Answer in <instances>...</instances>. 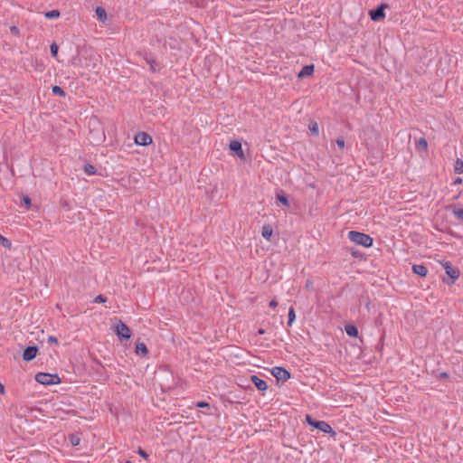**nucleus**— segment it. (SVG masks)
I'll return each mask as SVG.
<instances>
[{"instance_id": "nucleus-1", "label": "nucleus", "mask_w": 463, "mask_h": 463, "mask_svg": "<svg viewBox=\"0 0 463 463\" xmlns=\"http://www.w3.org/2000/svg\"><path fill=\"white\" fill-rule=\"evenodd\" d=\"M348 239L351 241L364 247H370L373 244V239L369 235L355 231H351L348 232Z\"/></svg>"}, {"instance_id": "nucleus-2", "label": "nucleus", "mask_w": 463, "mask_h": 463, "mask_svg": "<svg viewBox=\"0 0 463 463\" xmlns=\"http://www.w3.org/2000/svg\"><path fill=\"white\" fill-rule=\"evenodd\" d=\"M306 420L310 426L319 430L320 431H322L324 433H328V434H331L332 436H335V434H336L335 431L333 430L332 427L326 421L316 420L309 415L306 416Z\"/></svg>"}, {"instance_id": "nucleus-3", "label": "nucleus", "mask_w": 463, "mask_h": 463, "mask_svg": "<svg viewBox=\"0 0 463 463\" xmlns=\"http://www.w3.org/2000/svg\"><path fill=\"white\" fill-rule=\"evenodd\" d=\"M442 267L444 268L446 274L449 277L450 280L443 279V281L448 285H452L455 281L459 278L460 272L458 268L452 266L449 261H442L440 262Z\"/></svg>"}, {"instance_id": "nucleus-4", "label": "nucleus", "mask_w": 463, "mask_h": 463, "mask_svg": "<svg viewBox=\"0 0 463 463\" xmlns=\"http://www.w3.org/2000/svg\"><path fill=\"white\" fill-rule=\"evenodd\" d=\"M35 380L43 385H50L58 383L60 382V378L57 374H51L47 373H39L35 376Z\"/></svg>"}, {"instance_id": "nucleus-5", "label": "nucleus", "mask_w": 463, "mask_h": 463, "mask_svg": "<svg viewBox=\"0 0 463 463\" xmlns=\"http://www.w3.org/2000/svg\"><path fill=\"white\" fill-rule=\"evenodd\" d=\"M116 334L118 335V336L122 340V339H129L131 335H130V329L128 328V326L123 323L122 321H118L116 325Z\"/></svg>"}, {"instance_id": "nucleus-6", "label": "nucleus", "mask_w": 463, "mask_h": 463, "mask_svg": "<svg viewBox=\"0 0 463 463\" xmlns=\"http://www.w3.org/2000/svg\"><path fill=\"white\" fill-rule=\"evenodd\" d=\"M272 375L281 382H285L290 378V373L283 367L276 366L271 370Z\"/></svg>"}, {"instance_id": "nucleus-7", "label": "nucleus", "mask_w": 463, "mask_h": 463, "mask_svg": "<svg viewBox=\"0 0 463 463\" xmlns=\"http://www.w3.org/2000/svg\"><path fill=\"white\" fill-rule=\"evenodd\" d=\"M135 143L138 146H148L152 143V137L146 132H138L135 136Z\"/></svg>"}, {"instance_id": "nucleus-8", "label": "nucleus", "mask_w": 463, "mask_h": 463, "mask_svg": "<svg viewBox=\"0 0 463 463\" xmlns=\"http://www.w3.org/2000/svg\"><path fill=\"white\" fill-rule=\"evenodd\" d=\"M386 5H381L377 9L370 11L369 14L373 21H380L385 17L384 9Z\"/></svg>"}, {"instance_id": "nucleus-9", "label": "nucleus", "mask_w": 463, "mask_h": 463, "mask_svg": "<svg viewBox=\"0 0 463 463\" xmlns=\"http://www.w3.org/2000/svg\"><path fill=\"white\" fill-rule=\"evenodd\" d=\"M230 149L233 152L236 153V155L243 159L244 158V153L242 151V148H241V144L240 141H237V140H233L230 143Z\"/></svg>"}, {"instance_id": "nucleus-10", "label": "nucleus", "mask_w": 463, "mask_h": 463, "mask_svg": "<svg viewBox=\"0 0 463 463\" xmlns=\"http://www.w3.org/2000/svg\"><path fill=\"white\" fill-rule=\"evenodd\" d=\"M37 351H38L37 347H35V346H28L24 351V354H23L24 360H25V361L33 360L36 356Z\"/></svg>"}, {"instance_id": "nucleus-11", "label": "nucleus", "mask_w": 463, "mask_h": 463, "mask_svg": "<svg viewBox=\"0 0 463 463\" xmlns=\"http://www.w3.org/2000/svg\"><path fill=\"white\" fill-rule=\"evenodd\" d=\"M252 383L257 387L260 391H265L268 388L267 383L259 378L257 375H251L250 377Z\"/></svg>"}, {"instance_id": "nucleus-12", "label": "nucleus", "mask_w": 463, "mask_h": 463, "mask_svg": "<svg viewBox=\"0 0 463 463\" xmlns=\"http://www.w3.org/2000/svg\"><path fill=\"white\" fill-rule=\"evenodd\" d=\"M313 72H314V65H306L298 72V78H306V77L311 76L313 74Z\"/></svg>"}, {"instance_id": "nucleus-13", "label": "nucleus", "mask_w": 463, "mask_h": 463, "mask_svg": "<svg viewBox=\"0 0 463 463\" xmlns=\"http://www.w3.org/2000/svg\"><path fill=\"white\" fill-rule=\"evenodd\" d=\"M412 270L415 274L425 277L428 273V269L424 265L421 264H415L412 266Z\"/></svg>"}, {"instance_id": "nucleus-14", "label": "nucleus", "mask_w": 463, "mask_h": 463, "mask_svg": "<svg viewBox=\"0 0 463 463\" xmlns=\"http://www.w3.org/2000/svg\"><path fill=\"white\" fill-rule=\"evenodd\" d=\"M273 233V229L270 225L266 224L262 227L261 235L264 239L269 241Z\"/></svg>"}, {"instance_id": "nucleus-15", "label": "nucleus", "mask_w": 463, "mask_h": 463, "mask_svg": "<svg viewBox=\"0 0 463 463\" xmlns=\"http://www.w3.org/2000/svg\"><path fill=\"white\" fill-rule=\"evenodd\" d=\"M452 213L458 221L463 222V208L458 206H451Z\"/></svg>"}, {"instance_id": "nucleus-16", "label": "nucleus", "mask_w": 463, "mask_h": 463, "mask_svg": "<svg viewBox=\"0 0 463 463\" xmlns=\"http://www.w3.org/2000/svg\"><path fill=\"white\" fill-rule=\"evenodd\" d=\"M136 353L137 354L145 356L147 354L146 345L144 343H137L136 345Z\"/></svg>"}, {"instance_id": "nucleus-17", "label": "nucleus", "mask_w": 463, "mask_h": 463, "mask_svg": "<svg viewBox=\"0 0 463 463\" xmlns=\"http://www.w3.org/2000/svg\"><path fill=\"white\" fill-rule=\"evenodd\" d=\"M345 332L346 334L351 337H357L358 336V329L353 326V325H347L345 326Z\"/></svg>"}, {"instance_id": "nucleus-18", "label": "nucleus", "mask_w": 463, "mask_h": 463, "mask_svg": "<svg viewBox=\"0 0 463 463\" xmlns=\"http://www.w3.org/2000/svg\"><path fill=\"white\" fill-rule=\"evenodd\" d=\"M277 199L283 205H285L287 207L289 206V201H288L287 195L282 191L277 194Z\"/></svg>"}, {"instance_id": "nucleus-19", "label": "nucleus", "mask_w": 463, "mask_h": 463, "mask_svg": "<svg viewBox=\"0 0 463 463\" xmlns=\"http://www.w3.org/2000/svg\"><path fill=\"white\" fill-rule=\"evenodd\" d=\"M96 15L99 21H106L107 20V13L104 8L102 7H97L96 8Z\"/></svg>"}, {"instance_id": "nucleus-20", "label": "nucleus", "mask_w": 463, "mask_h": 463, "mask_svg": "<svg viewBox=\"0 0 463 463\" xmlns=\"http://www.w3.org/2000/svg\"><path fill=\"white\" fill-rule=\"evenodd\" d=\"M61 15L60 12L58 10H52L44 13V16L47 19H57Z\"/></svg>"}, {"instance_id": "nucleus-21", "label": "nucleus", "mask_w": 463, "mask_h": 463, "mask_svg": "<svg viewBox=\"0 0 463 463\" xmlns=\"http://www.w3.org/2000/svg\"><path fill=\"white\" fill-rule=\"evenodd\" d=\"M454 171L457 174H463V161L458 158L454 164Z\"/></svg>"}, {"instance_id": "nucleus-22", "label": "nucleus", "mask_w": 463, "mask_h": 463, "mask_svg": "<svg viewBox=\"0 0 463 463\" xmlns=\"http://www.w3.org/2000/svg\"><path fill=\"white\" fill-rule=\"evenodd\" d=\"M416 146L418 148L422 149L424 151H427V149H428V142L424 137H420L417 141Z\"/></svg>"}, {"instance_id": "nucleus-23", "label": "nucleus", "mask_w": 463, "mask_h": 463, "mask_svg": "<svg viewBox=\"0 0 463 463\" xmlns=\"http://www.w3.org/2000/svg\"><path fill=\"white\" fill-rule=\"evenodd\" d=\"M0 244L5 249H11L12 242L7 238L0 234Z\"/></svg>"}, {"instance_id": "nucleus-24", "label": "nucleus", "mask_w": 463, "mask_h": 463, "mask_svg": "<svg viewBox=\"0 0 463 463\" xmlns=\"http://www.w3.org/2000/svg\"><path fill=\"white\" fill-rule=\"evenodd\" d=\"M295 318H296L295 310L292 307H290L288 309V325L289 326H292L293 322L295 321Z\"/></svg>"}, {"instance_id": "nucleus-25", "label": "nucleus", "mask_w": 463, "mask_h": 463, "mask_svg": "<svg viewBox=\"0 0 463 463\" xmlns=\"http://www.w3.org/2000/svg\"><path fill=\"white\" fill-rule=\"evenodd\" d=\"M308 128L312 135L317 136L319 134V128L317 122H311L308 126Z\"/></svg>"}, {"instance_id": "nucleus-26", "label": "nucleus", "mask_w": 463, "mask_h": 463, "mask_svg": "<svg viewBox=\"0 0 463 463\" xmlns=\"http://www.w3.org/2000/svg\"><path fill=\"white\" fill-rule=\"evenodd\" d=\"M84 172L89 175H92L96 173V168L92 165L87 164L84 165Z\"/></svg>"}, {"instance_id": "nucleus-27", "label": "nucleus", "mask_w": 463, "mask_h": 463, "mask_svg": "<svg viewBox=\"0 0 463 463\" xmlns=\"http://www.w3.org/2000/svg\"><path fill=\"white\" fill-rule=\"evenodd\" d=\"M52 90L54 95L61 96V97L65 96L64 90L59 86H53Z\"/></svg>"}, {"instance_id": "nucleus-28", "label": "nucleus", "mask_w": 463, "mask_h": 463, "mask_svg": "<svg viewBox=\"0 0 463 463\" xmlns=\"http://www.w3.org/2000/svg\"><path fill=\"white\" fill-rule=\"evenodd\" d=\"M70 442L72 446H78L80 442V439L77 435H71Z\"/></svg>"}, {"instance_id": "nucleus-29", "label": "nucleus", "mask_w": 463, "mask_h": 463, "mask_svg": "<svg viewBox=\"0 0 463 463\" xmlns=\"http://www.w3.org/2000/svg\"><path fill=\"white\" fill-rule=\"evenodd\" d=\"M51 53L53 57H56L57 56V53H58V46L57 44L55 43H52L51 45Z\"/></svg>"}, {"instance_id": "nucleus-30", "label": "nucleus", "mask_w": 463, "mask_h": 463, "mask_svg": "<svg viewBox=\"0 0 463 463\" xmlns=\"http://www.w3.org/2000/svg\"><path fill=\"white\" fill-rule=\"evenodd\" d=\"M106 301V298L102 295H99L94 298L95 303H103Z\"/></svg>"}, {"instance_id": "nucleus-31", "label": "nucleus", "mask_w": 463, "mask_h": 463, "mask_svg": "<svg viewBox=\"0 0 463 463\" xmlns=\"http://www.w3.org/2000/svg\"><path fill=\"white\" fill-rule=\"evenodd\" d=\"M336 144L339 146V148L343 149L345 147V140L344 138H337Z\"/></svg>"}, {"instance_id": "nucleus-32", "label": "nucleus", "mask_w": 463, "mask_h": 463, "mask_svg": "<svg viewBox=\"0 0 463 463\" xmlns=\"http://www.w3.org/2000/svg\"><path fill=\"white\" fill-rule=\"evenodd\" d=\"M146 61L150 64V70L152 71H156L155 61L146 59Z\"/></svg>"}, {"instance_id": "nucleus-33", "label": "nucleus", "mask_w": 463, "mask_h": 463, "mask_svg": "<svg viewBox=\"0 0 463 463\" xmlns=\"http://www.w3.org/2000/svg\"><path fill=\"white\" fill-rule=\"evenodd\" d=\"M48 342L49 343H53V344H58V340L56 337L52 336V335H50L49 338H48Z\"/></svg>"}, {"instance_id": "nucleus-34", "label": "nucleus", "mask_w": 463, "mask_h": 463, "mask_svg": "<svg viewBox=\"0 0 463 463\" xmlns=\"http://www.w3.org/2000/svg\"><path fill=\"white\" fill-rule=\"evenodd\" d=\"M24 203H25V205L27 207H30V205H31V199L29 197L25 196V197H24Z\"/></svg>"}, {"instance_id": "nucleus-35", "label": "nucleus", "mask_w": 463, "mask_h": 463, "mask_svg": "<svg viewBox=\"0 0 463 463\" xmlns=\"http://www.w3.org/2000/svg\"><path fill=\"white\" fill-rule=\"evenodd\" d=\"M269 305L270 307L275 308L278 306V301L276 299H272Z\"/></svg>"}, {"instance_id": "nucleus-36", "label": "nucleus", "mask_w": 463, "mask_h": 463, "mask_svg": "<svg viewBox=\"0 0 463 463\" xmlns=\"http://www.w3.org/2000/svg\"><path fill=\"white\" fill-rule=\"evenodd\" d=\"M137 453L144 458H147V454L141 449H138Z\"/></svg>"}, {"instance_id": "nucleus-37", "label": "nucleus", "mask_w": 463, "mask_h": 463, "mask_svg": "<svg viewBox=\"0 0 463 463\" xmlns=\"http://www.w3.org/2000/svg\"><path fill=\"white\" fill-rule=\"evenodd\" d=\"M462 184V178L461 177H457L454 182H453V184L454 185H458V184Z\"/></svg>"}, {"instance_id": "nucleus-38", "label": "nucleus", "mask_w": 463, "mask_h": 463, "mask_svg": "<svg viewBox=\"0 0 463 463\" xmlns=\"http://www.w3.org/2000/svg\"><path fill=\"white\" fill-rule=\"evenodd\" d=\"M312 287H313V283H312V281H310V280H307V282H306V288H307V289H311V288H312Z\"/></svg>"}, {"instance_id": "nucleus-39", "label": "nucleus", "mask_w": 463, "mask_h": 463, "mask_svg": "<svg viewBox=\"0 0 463 463\" xmlns=\"http://www.w3.org/2000/svg\"><path fill=\"white\" fill-rule=\"evenodd\" d=\"M5 392V386L0 383V393Z\"/></svg>"}, {"instance_id": "nucleus-40", "label": "nucleus", "mask_w": 463, "mask_h": 463, "mask_svg": "<svg viewBox=\"0 0 463 463\" xmlns=\"http://www.w3.org/2000/svg\"><path fill=\"white\" fill-rule=\"evenodd\" d=\"M196 405L203 406V405H209V404H208L207 402H198L196 403Z\"/></svg>"}, {"instance_id": "nucleus-41", "label": "nucleus", "mask_w": 463, "mask_h": 463, "mask_svg": "<svg viewBox=\"0 0 463 463\" xmlns=\"http://www.w3.org/2000/svg\"><path fill=\"white\" fill-rule=\"evenodd\" d=\"M11 31H12V32H14V33H17V32H18V29H17V27L13 26V27H11Z\"/></svg>"}, {"instance_id": "nucleus-42", "label": "nucleus", "mask_w": 463, "mask_h": 463, "mask_svg": "<svg viewBox=\"0 0 463 463\" xmlns=\"http://www.w3.org/2000/svg\"><path fill=\"white\" fill-rule=\"evenodd\" d=\"M258 333H259L260 335H262V334H264V333H265V331H264L263 329H260V330L258 331Z\"/></svg>"}, {"instance_id": "nucleus-43", "label": "nucleus", "mask_w": 463, "mask_h": 463, "mask_svg": "<svg viewBox=\"0 0 463 463\" xmlns=\"http://www.w3.org/2000/svg\"><path fill=\"white\" fill-rule=\"evenodd\" d=\"M125 463H131L130 461H126Z\"/></svg>"}]
</instances>
